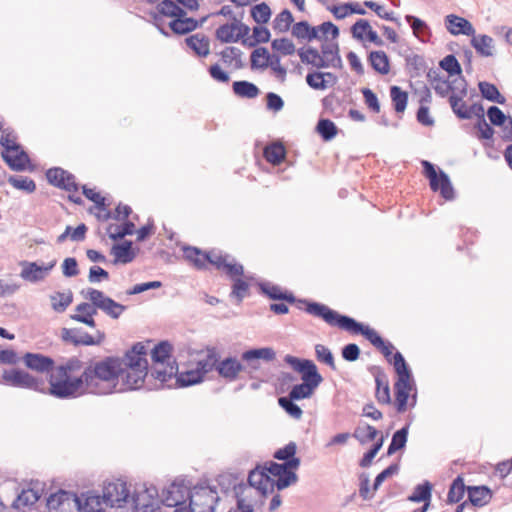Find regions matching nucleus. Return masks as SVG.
<instances>
[{"mask_svg":"<svg viewBox=\"0 0 512 512\" xmlns=\"http://www.w3.org/2000/svg\"><path fill=\"white\" fill-rule=\"evenodd\" d=\"M405 20L409 23L414 36L419 41L423 43L429 42L432 33L430 27L425 21L413 15H406Z\"/></svg>","mask_w":512,"mask_h":512,"instance_id":"32","label":"nucleus"},{"mask_svg":"<svg viewBox=\"0 0 512 512\" xmlns=\"http://www.w3.org/2000/svg\"><path fill=\"white\" fill-rule=\"evenodd\" d=\"M317 131L325 141H329L336 136L337 127L329 119H320L317 123Z\"/></svg>","mask_w":512,"mask_h":512,"instance_id":"59","label":"nucleus"},{"mask_svg":"<svg viewBox=\"0 0 512 512\" xmlns=\"http://www.w3.org/2000/svg\"><path fill=\"white\" fill-rule=\"evenodd\" d=\"M250 60L252 69H266L270 67L280 81L285 80L287 71L280 63V56L277 54H269L267 48H256L251 53Z\"/></svg>","mask_w":512,"mask_h":512,"instance_id":"13","label":"nucleus"},{"mask_svg":"<svg viewBox=\"0 0 512 512\" xmlns=\"http://www.w3.org/2000/svg\"><path fill=\"white\" fill-rule=\"evenodd\" d=\"M171 351L172 345L168 341L158 343L151 351L153 361L151 376L159 381V384L155 386L156 389L172 387L168 382L177 374L178 365L172 359Z\"/></svg>","mask_w":512,"mask_h":512,"instance_id":"6","label":"nucleus"},{"mask_svg":"<svg viewBox=\"0 0 512 512\" xmlns=\"http://www.w3.org/2000/svg\"><path fill=\"white\" fill-rule=\"evenodd\" d=\"M40 499V494L35 489H23L21 493L13 500L11 507L18 511H24L31 507Z\"/></svg>","mask_w":512,"mask_h":512,"instance_id":"34","label":"nucleus"},{"mask_svg":"<svg viewBox=\"0 0 512 512\" xmlns=\"http://www.w3.org/2000/svg\"><path fill=\"white\" fill-rule=\"evenodd\" d=\"M439 65L448 73L449 76L460 75L462 73L460 63L453 54L445 56L440 61Z\"/></svg>","mask_w":512,"mask_h":512,"instance_id":"61","label":"nucleus"},{"mask_svg":"<svg viewBox=\"0 0 512 512\" xmlns=\"http://www.w3.org/2000/svg\"><path fill=\"white\" fill-rule=\"evenodd\" d=\"M432 484L429 481H424L422 484H418L413 493L408 497L411 502H424L427 504L431 502Z\"/></svg>","mask_w":512,"mask_h":512,"instance_id":"44","label":"nucleus"},{"mask_svg":"<svg viewBox=\"0 0 512 512\" xmlns=\"http://www.w3.org/2000/svg\"><path fill=\"white\" fill-rule=\"evenodd\" d=\"M293 21L294 18L290 10L284 9L274 18L272 27L277 33H285L290 29Z\"/></svg>","mask_w":512,"mask_h":512,"instance_id":"47","label":"nucleus"},{"mask_svg":"<svg viewBox=\"0 0 512 512\" xmlns=\"http://www.w3.org/2000/svg\"><path fill=\"white\" fill-rule=\"evenodd\" d=\"M135 225L131 221H125L122 226L110 224L107 228L109 237L113 240L122 239L134 233Z\"/></svg>","mask_w":512,"mask_h":512,"instance_id":"49","label":"nucleus"},{"mask_svg":"<svg viewBox=\"0 0 512 512\" xmlns=\"http://www.w3.org/2000/svg\"><path fill=\"white\" fill-rule=\"evenodd\" d=\"M301 302L306 304L305 311L308 314L324 320L330 326L339 327L353 334H362L376 348L383 345V338L374 329L364 326L354 318L341 315L327 305L319 302L309 300H303Z\"/></svg>","mask_w":512,"mask_h":512,"instance_id":"2","label":"nucleus"},{"mask_svg":"<svg viewBox=\"0 0 512 512\" xmlns=\"http://www.w3.org/2000/svg\"><path fill=\"white\" fill-rule=\"evenodd\" d=\"M207 18L208 16H205L200 21H197L191 17L177 16L170 21L169 27L175 34L184 35L201 27L206 22Z\"/></svg>","mask_w":512,"mask_h":512,"instance_id":"28","label":"nucleus"},{"mask_svg":"<svg viewBox=\"0 0 512 512\" xmlns=\"http://www.w3.org/2000/svg\"><path fill=\"white\" fill-rule=\"evenodd\" d=\"M471 45L481 56L489 57L493 55L494 40L488 35L481 34L476 36L474 34L471 39Z\"/></svg>","mask_w":512,"mask_h":512,"instance_id":"37","label":"nucleus"},{"mask_svg":"<svg viewBox=\"0 0 512 512\" xmlns=\"http://www.w3.org/2000/svg\"><path fill=\"white\" fill-rule=\"evenodd\" d=\"M261 291L268 296L272 300H283L288 303H298V308L301 309V305H305V303H302L300 301H303L304 299L297 300L296 297L293 295V293L288 291H283L278 285H273L270 283H261L260 284ZM306 307L304 308V310Z\"/></svg>","mask_w":512,"mask_h":512,"instance_id":"29","label":"nucleus"},{"mask_svg":"<svg viewBox=\"0 0 512 512\" xmlns=\"http://www.w3.org/2000/svg\"><path fill=\"white\" fill-rule=\"evenodd\" d=\"M371 67L378 73L386 75L390 71L389 58L384 51H372L368 57Z\"/></svg>","mask_w":512,"mask_h":512,"instance_id":"40","label":"nucleus"},{"mask_svg":"<svg viewBox=\"0 0 512 512\" xmlns=\"http://www.w3.org/2000/svg\"><path fill=\"white\" fill-rule=\"evenodd\" d=\"M232 87L233 92L242 98L253 99L256 98L260 93L259 88L255 84L245 80L235 81Z\"/></svg>","mask_w":512,"mask_h":512,"instance_id":"42","label":"nucleus"},{"mask_svg":"<svg viewBox=\"0 0 512 512\" xmlns=\"http://www.w3.org/2000/svg\"><path fill=\"white\" fill-rule=\"evenodd\" d=\"M478 87L483 98L498 104L505 103V97L500 94L498 88L494 84L482 81L479 82Z\"/></svg>","mask_w":512,"mask_h":512,"instance_id":"43","label":"nucleus"},{"mask_svg":"<svg viewBox=\"0 0 512 512\" xmlns=\"http://www.w3.org/2000/svg\"><path fill=\"white\" fill-rule=\"evenodd\" d=\"M286 155L285 148L280 143H273L265 147L264 149V157L267 162L278 165L280 164Z\"/></svg>","mask_w":512,"mask_h":512,"instance_id":"45","label":"nucleus"},{"mask_svg":"<svg viewBox=\"0 0 512 512\" xmlns=\"http://www.w3.org/2000/svg\"><path fill=\"white\" fill-rule=\"evenodd\" d=\"M184 257L191 262L197 269L206 268L210 263L218 270H222L229 278L244 274V268L241 264L235 263L234 259L228 254H222L220 251L202 252L196 247H185Z\"/></svg>","mask_w":512,"mask_h":512,"instance_id":"5","label":"nucleus"},{"mask_svg":"<svg viewBox=\"0 0 512 512\" xmlns=\"http://www.w3.org/2000/svg\"><path fill=\"white\" fill-rule=\"evenodd\" d=\"M467 491L470 503L476 507L487 505L492 498V492L486 486H469Z\"/></svg>","mask_w":512,"mask_h":512,"instance_id":"33","label":"nucleus"},{"mask_svg":"<svg viewBox=\"0 0 512 512\" xmlns=\"http://www.w3.org/2000/svg\"><path fill=\"white\" fill-rule=\"evenodd\" d=\"M47 508L49 512H79L81 498L72 492L59 490L48 497Z\"/></svg>","mask_w":512,"mask_h":512,"instance_id":"16","label":"nucleus"},{"mask_svg":"<svg viewBox=\"0 0 512 512\" xmlns=\"http://www.w3.org/2000/svg\"><path fill=\"white\" fill-rule=\"evenodd\" d=\"M315 389L316 387L302 382L300 384L294 385L289 391L288 396L296 401L310 398L313 395Z\"/></svg>","mask_w":512,"mask_h":512,"instance_id":"55","label":"nucleus"},{"mask_svg":"<svg viewBox=\"0 0 512 512\" xmlns=\"http://www.w3.org/2000/svg\"><path fill=\"white\" fill-rule=\"evenodd\" d=\"M390 96L397 113H403L407 107L408 94L398 86L390 87Z\"/></svg>","mask_w":512,"mask_h":512,"instance_id":"48","label":"nucleus"},{"mask_svg":"<svg viewBox=\"0 0 512 512\" xmlns=\"http://www.w3.org/2000/svg\"><path fill=\"white\" fill-rule=\"evenodd\" d=\"M130 497L127 484L121 480L109 482L103 487V501L108 507H123Z\"/></svg>","mask_w":512,"mask_h":512,"instance_id":"17","label":"nucleus"},{"mask_svg":"<svg viewBox=\"0 0 512 512\" xmlns=\"http://www.w3.org/2000/svg\"><path fill=\"white\" fill-rule=\"evenodd\" d=\"M2 382L13 387L30 389L37 392L45 391V382L42 378L35 377L30 373L17 368L4 370L2 374Z\"/></svg>","mask_w":512,"mask_h":512,"instance_id":"11","label":"nucleus"},{"mask_svg":"<svg viewBox=\"0 0 512 512\" xmlns=\"http://www.w3.org/2000/svg\"><path fill=\"white\" fill-rule=\"evenodd\" d=\"M297 480V474L286 468L285 471L281 473V476L277 477V480H273V489L276 487L278 490H283L295 484Z\"/></svg>","mask_w":512,"mask_h":512,"instance_id":"62","label":"nucleus"},{"mask_svg":"<svg viewBox=\"0 0 512 512\" xmlns=\"http://www.w3.org/2000/svg\"><path fill=\"white\" fill-rule=\"evenodd\" d=\"M276 358L275 351L270 347L250 349L242 353L241 359L248 363L252 369H258L259 365L257 360H264L267 362L273 361Z\"/></svg>","mask_w":512,"mask_h":512,"instance_id":"27","label":"nucleus"},{"mask_svg":"<svg viewBox=\"0 0 512 512\" xmlns=\"http://www.w3.org/2000/svg\"><path fill=\"white\" fill-rule=\"evenodd\" d=\"M235 26L233 23H226L216 29L215 36L222 43L237 42Z\"/></svg>","mask_w":512,"mask_h":512,"instance_id":"53","label":"nucleus"},{"mask_svg":"<svg viewBox=\"0 0 512 512\" xmlns=\"http://www.w3.org/2000/svg\"><path fill=\"white\" fill-rule=\"evenodd\" d=\"M271 47L282 55H292L296 50L294 43L288 38L274 39Z\"/></svg>","mask_w":512,"mask_h":512,"instance_id":"64","label":"nucleus"},{"mask_svg":"<svg viewBox=\"0 0 512 512\" xmlns=\"http://www.w3.org/2000/svg\"><path fill=\"white\" fill-rule=\"evenodd\" d=\"M444 23L447 31L454 36H473L476 32L473 25L467 19L455 14L447 15L444 19Z\"/></svg>","mask_w":512,"mask_h":512,"instance_id":"25","label":"nucleus"},{"mask_svg":"<svg viewBox=\"0 0 512 512\" xmlns=\"http://www.w3.org/2000/svg\"><path fill=\"white\" fill-rule=\"evenodd\" d=\"M315 355L319 362L328 365L333 370L336 369L334 356L328 347L322 344L315 345Z\"/></svg>","mask_w":512,"mask_h":512,"instance_id":"63","label":"nucleus"},{"mask_svg":"<svg viewBox=\"0 0 512 512\" xmlns=\"http://www.w3.org/2000/svg\"><path fill=\"white\" fill-rule=\"evenodd\" d=\"M185 42L200 57H206L210 53V41L204 34L191 35L185 39Z\"/></svg>","mask_w":512,"mask_h":512,"instance_id":"35","label":"nucleus"},{"mask_svg":"<svg viewBox=\"0 0 512 512\" xmlns=\"http://www.w3.org/2000/svg\"><path fill=\"white\" fill-rule=\"evenodd\" d=\"M393 358V366L397 374V380L394 383L396 410L399 413H403L407 409L409 394L415 388V383L403 355L396 351L393 354Z\"/></svg>","mask_w":512,"mask_h":512,"instance_id":"7","label":"nucleus"},{"mask_svg":"<svg viewBox=\"0 0 512 512\" xmlns=\"http://www.w3.org/2000/svg\"><path fill=\"white\" fill-rule=\"evenodd\" d=\"M173 378H175V384L178 387H188L203 381L201 373L196 368L180 373L177 372Z\"/></svg>","mask_w":512,"mask_h":512,"instance_id":"41","label":"nucleus"},{"mask_svg":"<svg viewBox=\"0 0 512 512\" xmlns=\"http://www.w3.org/2000/svg\"><path fill=\"white\" fill-rule=\"evenodd\" d=\"M8 182L16 189L32 193L36 189L35 182L26 176H11Z\"/></svg>","mask_w":512,"mask_h":512,"instance_id":"60","label":"nucleus"},{"mask_svg":"<svg viewBox=\"0 0 512 512\" xmlns=\"http://www.w3.org/2000/svg\"><path fill=\"white\" fill-rule=\"evenodd\" d=\"M294 399L289 396H283L278 399L279 405L294 419H300L303 411L299 405H297Z\"/></svg>","mask_w":512,"mask_h":512,"instance_id":"58","label":"nucleus"},{"mask_svg":"<svg viewBox=\"0 0 512 512\" xmlns=\"http://www.w3.org/2000/svg\"><path fill=\"white\" fill-rule=\"evenodd\" d=\"M250 13L253 20L260 25L266 24L272 14L270 7L265 2L253 6Z\"/></svg>","mask_w":512,"mask_h":512,"instance_id":"52","label":"nucleus"},{"mask_svg":"<svg viewBox=\"0 0 512 512\" xmlns=\"http://www.w3.org/2000/svg\"><path fill=\"white\" fill-rule=\"evenodd\" d=\"M408 431H409V425H405L404 427L397 430L393 434L391 443L387 450L388 456L393 455L396 451L403 449L405 447L406 442H407V437H408Z\"/></svg>","mask_w":512,"mask_h":512,"instance_id":"46","label":"nucleus"},{"mask_svg":"<svg viewBox=\"0 0 512 512\" xmlns=\"http://www.w3.org/2000/svg\"><path fill=\"white\" fill-rule=\"evenodd\" d=\"M422 166L425 176L429 179L431 190L439 191L445 200L454 199V189L449 176L443 170L437 172L435 166L427 160L422 161Z\"/></svg>","mask_w":512,"mask_h":512,"instance_id":"12","label":"nucleus"},{"mask_svg":"<svg viewBox=\"0 0 512 512\" xmlns=\"http://www.w3.org/2000/svg\"><path fill=\"white\" fill-rule=\"evenodd\" d=\"M23 362L25 366L38 373H49L55 370L54 360L46 355L40 353H26L23 356Z\"/></svg>","mask_w":512,"mask_h":512,"instance_id":"24","label":"nucleus"},{"mask_svg":"<svg viewBox=\"0 0 512 512\" xmlns=\"http://www.w3.org/2000/svg\"><path fill=\"white\" fill-rule=\"evenodd\" d=\"M246 486L249 490L246 492L249 495L252 488H255L263 496L273 492V479L268 475L264 469L256 468L250 471L248 475V485Z\"/></svg>","mask_w":512,"mask_h":512,"instance_id":"20","label":"nucleus"},{"mask_svg":"<svg viewBox=\"0 0 512 512\" xmlns=\"http://www.w3.org/2000/svg\"><path fill=\"white\" fill-rule=\"evenodd\" d=\"M61 338L63 341L75 346H92L101 344L105 338V334L97 330L96 336L94 337L85 332L82 328H62Z\"/></svg>","mask_w":512,"mask_h":512,"instance_id":"18","label":"nucleus"},{"mask_svg":"<svg viewBox=\"0 0 512 512\" xmlns=\"http://www.w3.org/2000/svg\"><path fill=\"white\" fill-rule=\"evenodd\" d=\"M220 500L217 487L208 483H199L192 487L187 507L173 512H215Z\"/></svg>","mask_w":512,"mask_h":512,"instance_id":"8","label":"nucleus"},{"mask_svg":"<svg viewBox=\"0 0 512 512\" xmlns=\"http://www.w3.org/2000/svg\"><path fill=\"white\" fill-rule=\"evenodd\" d=\"M284 360L295 371L301 373L303 383H308L316 388L322 383L323 377L318 372L317 366L312 360L299 359L291 355H287Z\"/></svg>","mask_w":512,"mask_h":512,"instance_id":"15","label":"nucleus"},{"mask_svg":"<svg viewBox=\"0 0 512 512\" xmlns=\"http://www.w3.org/2000/svg\"><path fill=\"white\" fill-rule=\"evenodd\" d=\"M147 348L142 343H136L128 350L123 360V372L119 377L121 384L118 392L140 389L148 375Z\"/></svg>","mask_w":512,"mask_h":512,"instance_id":"3","label":"nucleus"},{"mask_svg":"<svg viewBox=\"0 0 512 512\" xmlns=\"http://www.w3.org/2000/svg\"><path fill=\"white\" fill-rule=\"evenodd\" d=\"M240 276L241 275H237L231 278L233 280V285L230 296L236 298L238 303L242 302L249 290L248 283L241 279Z\"/></svg>","mask_w":512,"mask_h":512,"instance_id":"57","label":"nucleus"},{"mask_svg":"<svg viewBox=\"0 0 512 512\" xmlns=\"http://www.w3.org/2000/svg\"><path fill=\"white\" fill-rule=\"evenodd\" d=\"M0 144L4 148L2 157L10 168L15 171L24 170L29 162V157L25 151L21 150L16 135L8 129L2 130Z\"/></svg>","mask_w":512,"mask_h":512,"instance_id":"9","label":"nucleus"},{"mask_svg":"<svg viewBox=\"0 0 512 512\" xmlns=\"http://www.w3.org/2000/svg\"><path fill=\"white\" fill-rule=\"evenodd\" d=\"M464 98L465 97L449 96V104L453 113L459 119L468 120L470 119V114L468 113L469 106H467Z\"/></svg>","mask_w":512,"mask_h":512,"instance_id":"54","label":"nucleus"},{"mask_svg":"<svg viewBox=\"0 0 512 512\" xmlns=\"http://www.w3.org/2000/svg\"><path fill=\"white\" fill-rule=\"evenodd\" d=\"M186 11L181 8L175 0H162L157 5V13L154 15V20L158 22L161 16L175 18L177 16H186Z\"/></svg>","mask_w":512,"mask_h":512,"instance_id":"31","label":"nucleus"},{"mask_svg":"<svg viewBox=\"0 0 512 512\" xmlns=\"http://www.w3.org/2000/svg\"><path fill=\"white\" fill-rule=\"evenodd\" d=\"M52 309L57 313H63L73 302V293L68 290L67 292H55L49 296Z\"/></svg>","mask_w":512,"mask_h":512,"instance_id":"39","label":"nucleus"},{"mask_svg":"<svg viewBox=\"0 0 512 512\" xmlns=\"http://www.w3.org/2000/svg\"><path fill=\"white\" fill-rule=\"evenodd\" d=\"M111 254L114 255V263L127 264L134 260L135 253L132 250V242L124 241L121 244H115L111 248Z\"/></svg>","mask_w":512,"mask_h":512,"instance_id":"36","label":"nucleus"},{"mask_svg":"<svg viewBox=\"0 0 512 512\" xmlns=\"http://www.w3.org/2000/svg\"><path fill=\"white\" fill-rule=\"evenodd\" d=\"M192 488L184 479H176L162 491L161 502L178 510L188 506Z\"/></svg>","mask_w":512,"mask_h":512,"instance_id":"10","label":"nucleus"},{"mask_svg":"<svg viewBox=\"0 0 512 512\" xmlns=\"http://www.w3.org/2000/svg\"><path fill=\"white\" fill-rule=\"evenodd\" d=\"M85 298L89 299L95 307L107 314L113 319H117L125 311L126 306L114 301L106 296L102 291L94 288H88L82 291Z\"/></svg>","mask_w":512,"mask_h":512,"instance_id":"14","label":"nucleus"},{"mask_svg":"<svg viewBox=\"0 0 512 512\" xmlns=\"http://www.w3.org/2000/svg\"><path fill=\"white\" fill-rule=\"evenodd\" d=\"M245 367L236 357H227L223 360H218L216 371L218 374L227 381H235L240 372L244 371Z\"/></svg>","mask_w":512,"mask_h":512,"instance_id":"26","label":"nucleus"},{"mask_svg":"<svg viewBox=\"0 0 512 512\" xmlns=\"http://www.w3.org/2000/svg\"><path fill=\"white\" fill-rule=\"evenodd\" d=\"M218 358L214 350H209L205 358L200 359L196 364V370L201 373V376H204L211 372L213 369L216 370Z\"/></svg>","mask_w":512,"mask_h":512,"instance_id":"51","label":"nucleus"},{"mask_svg":"<svg viewBox=\"0 0 512 512\" xmlns=\"http://www.w3.org/2000/svg\"><path fill=\"white\" fill-rule=\"evenodd\" d=\"M46 178L51 185L60 189L68 192H76L78 190L74 175L60 167L48 169Z\"/></svg>","mask_w":512,"mask_h":512,"instance_id":"19","label":"nucleus"},{"mask_svg":"<svg viewBox=\"0 0 512 512\" xmlns=\"http://www.w3.org/2000/svg\"><path fill=\"white\" fill-rule=\"evenodd\" d=\"M84 363L77 357H71L63 364L55 367L49 377V388L47 393L57 399H73L82 396V389L69 390V383H73L78 376L71 374L84 370Z\"/></svg>","mask_w":512,"mask_h":512,"instance_id":"4","label":"nucleus"},{"mask_svg":"<svg viewBox=\"0 0 512 512\" xmlns=\"http://www.w3.org/2000/svg\"><path fill=\"white\" fill-rule=\"evenodd\" d=\"M157 496L158 490L156 487L151 486L142 491L135 492L132 496V503L137 510L153 512L155 508L158 507V503L155 500V497Z\"/></svg>","mask_w":512,"mask_h":512,"instance_id":"22","label":"nucleus"},{"mask_svg":"<svg viewBox=\"0 0 512 512\" xmlns=\"http://www.w3.org/2000/svg\"><path fill=\"white\" fill-rule=\"evenodd\" d=\"M215 485L217 487V491L223 494L233 493V496L236 497L241 493H246L249 488L243 482L239 481V479L232 474H221L216 478Z\"/></svg>","mask_w":512,"mask_h":512,"instance_id":"23","label":"nucleus"},{"mask_svg":"<svg viewBox=\"0 0 512 512\" xmlns=\"http://www.w3.org/2000/svg\"><path fill=\"white\" fill-rule=\"evenodd\" d=\"M466 486L461 476L456 477L448 491L447 500L449 503H458L464 496Z\"/></svg>","mask_w":512,"mask_h":512,"instance_id":"50","label":"nucleus"},{"mask_svg":"<svg viewBox=\"0 0 512 512\" xmlns=\"http://www.w3.org/2000/svg\"><path fill=\"white\" fill-rule=\"evenodd\" d=\"M84 501L81 500V509L83 512H103L105 502L103 501V496H99L94 494L93 492H87L86 494H82Z\"/></svg>","mask_w":512,"mask_h":512,"instance_id":"38","label":"nucleus"},{"mask_svg":"<svg viewBox=\"0 0 512 512\" xmlns=\"http://www.w3.org/2000/svg\"><path fill=\"white\" fill-rule=\"evenodd\" d=\"M322 57L330 59L335 64L342 66V59L339 55V45L337 42L324 41L321 45Z\"/></svg>","mask_w":512,"mask_h":512,"instance_id":"56","label":"nucleus"},{"mask_svg":"<svg viewBox=\"0 0 512 512\" xmlns=\"http://www.w3.org/2000/svg\"><path fill=\"white\" fill-rule=\"evenodd\" d=\"M56 261L47 265H38L36 262L24 261L21 263L22 270L20 276L22 279L31 283H36L45 279L49 271L55 266Z\"/></svg>","mask_w":512,"mask_h":512,"instance_id":"21","label":"nucleus"},{"mask_svg":"<svg viewBox=\"0 0 512 512\" xmlns=\"http://www.w3.org/2000/svg\"><path fill=\"white\" fill-rule=\"evenodd\" d=\"M376 392L375 397L380 404H390V388L385 372L381 368L376 369L375 373Z\"/></svg>","mask_w":512,"mask_h":512,"instance_id":"30","label":"nucleus"},{"mask_svg":"<svg viewBox=\"0 0 512 512\" xmlns=\"http://www.w3.org/2000/svg\"><path fill=\"white\" fill-rule=\"evenodd\" d=\"M123 372V360L108 356L101 360H90L81 375L69 383L70 390L82 389V395H108L118 392L119 377Z\"/></svg>","mask_w":512,"mask_h":512,"instance_id":"1","label":"nucleus"}]
</instances>
